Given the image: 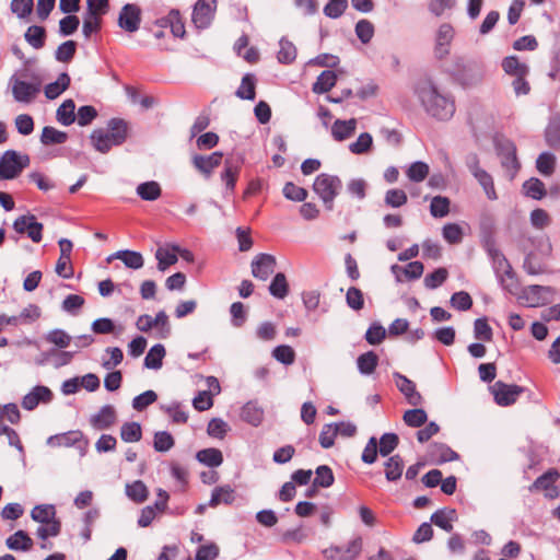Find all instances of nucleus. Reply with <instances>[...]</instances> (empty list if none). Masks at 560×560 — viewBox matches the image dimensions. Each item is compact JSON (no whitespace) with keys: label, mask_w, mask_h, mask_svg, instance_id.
<instances>
[{"label":"nucleus","mask_w":560,"mask_h":560,"mask_svg":"<svg viewBox=\"0 0 560 560\" xmlns=\"http://www.w3.org/2000/svg\"><path fill=\"white\" fill-rule=\"evenodd\" d=\"M415 92L425 113L432 118L446 121L454 116L456 110L454 97L441 91L431 79L419 80Z\"/></svg>","instance_id":"nucleus-1"},{"label":"nucleus","mask_w":560,"mask_h":560,"mask_svg":"<svg viewBox=\"0 0 560 560\" xmlns=\"http://www.w3.org/2000/svg\"><path fill=\"white\" fill-rule=\"evenodd\" d=\"M447 72L463 88L477 86L485 77V70L480 62L462 56L453 58Z\"/></svg>","instance_id":"nucleus-2"},{"label":"nucleus","mask_w":560,"mask_h":560,"mask_svg":"<svg viewBox=\"0 0 560 560\" xmlns=\"http://www.w3.org/2000/svg\"><path fill=\"white\" fill-rule=\"evenodd\" d=\"M107 127V131L96 129L90 136L93 147L101 153H107L113 147L122 144L127 139L128 125L124 119L112 118Z\"/></svg>","instance_id":"nucleus-3"},{"label":"nucleus","mask_w":560,"mask_h":560,"mask_svg":"<svg viewBox=\"0 0 560 560\" xmlns=\"http://www.w3.org/2000/svg\"><path fill=\"white\" fill-rule=\"evenodd\" d=\"M31 163L27 154L15 150H7L0 156V180L16 178Z\"/></svg>","instance_id":"nucleus-4"},{"label":"nucleus","mask_w":560,"mask_h":560,"mask_svg":"<svg viewBox=\"0 0 560 560\" xmlns=\"http://www.w3.org/2000/svg\"><path fill=\"white\" fill-rule=\"evenodd\" d=\"M342 184L339 177L322 173L317 175L313 184V189L323 200L327 210H332L334 199L341 189Z\"/></svg>","instance_id":"nucleus-5"},{"label":"nucleus","mask_w":560,"mask_h":560,"mask_svg":"<svg viewBox=\"0 0 560 560\" xmlns=\"http://www.w3.org/2000/svg\"><path fill=\"white\" fill-rule=\"evenodd\" d=\"M12 95L15 102L30 104L40 92L39 82H26L15 74L10 78Z\"/></svg>","instance_id":"nucleus-6"},{"label":"nucleus","mask_w":560,"mask_h":560,"mask_svg":"<svg viewBox=\"0 0 560 560\" xmlns=\"http://www.w3.org/2000/svg\"><path fill=\"white\" fill-rule=\"evenodd\" d=\"M491 393L493 395L494 401L499 406H511L513 405L521 394L524 393V387L515 385V384H505L502 381L495 382L491 386Z\"/></svg>","instance_id":"nucleus-7"},{"label":"nucleus","mask_w":560,"mask_h":560,"mask_svg":"<svg viewBox=\"0 0 560 560\" xmlns=\"http://www.w3.org/2000/svg\"><path fill=\"white\" fill-rule=\"evenodd\" d=\"M13 229L19 234H27L34 242L39 243L43 238V224L37 221L34 214L21 215L13 222Z\"/></svg>","instance_id":"nucleus-8"},{"label":"nucleus","mask_w":560,"mask_h":560,"mask_svg":"<svg viewBox=\"0 0 560 560\" xmlns=\"http://www.w3.org/2000/svg\"><path fill=\"white\" fill-rule=\"evenodd\" d=\"M217 10V0H198L194 7L191 21L197 28H207Z\"/></svg>","instance_id":"nucleus-9"},{"label":"nucleus","mask_w":560,"mask_h":560,"mask_svg":"<svg viewBox=\"0 0 560 560\" xmlns=\"http://www.w3.org/2000/svg\"><path fill=\"white\" fill-rule=\"evenodd\" d=\"M244 161L245 159L242 153L232 154L224 161V170L221 173V179L224 182L226 189L232 192L235 189L236 180Z\"/></svg>","instance_id":"nucleus-10"},{"label":"nucleus","mask_w":560,"mask_h":560,"mask_svg":"<svg viewBox=\"0 0 560 560\" xmlns=\"http://www.w3.org/2000/svg\"><path fill=\"white\" fill-rule=\"evenodd\" d=\"M118 26L128 33H135L139 30L141 23V9L138 4H125L118 15Z\"/></svg>","instance_id":"nucleus-11"},{"label":"nucleus","mask_w":560,"mask_h":560,"mask_svg":"<svg viewBox=\"0 0 560 560\" xmlns=\"http://www.w3.org/2000/svg\"><path fill=\"white\" fill-rule=\"evenodd\" d=\"M250 266L253 277L265 281L276 269V257L270 254L260 253L253 259Z\"/></svg>","instance_id":"nucleus-12"},{"label":"nucleus","mask_w":560,"mask_h":560,"mask_svg":"<svg viewBox=\"0 0 560 560\" xmlns=\"http://www.w3.org/2000/svg\"><path fill=\"white\" fill-rule=\"evenodd\" d=\"M47 443L52 446H77L81 451V455H84L88 446V441L84 440L81 431H69L62 434H57L48 438Z\"/></svg>","instance_id":"nucleus-13"},{"label":"nucleus","mask_w":560,"mask_h":560,"mask_svg":"<svg viewBox=\"0 0 560 560\" xmlns=\"http://www.w3.org/2000/svg\"><path fill=\"white\" fill-rule=\"evenodd\" d=\"M222 158L223 154L219 151L209 155L196 154L192 156L191 163L198 172L209 178L213 170L222 163Z\"/></svg>","instance_id":"nucleus-14"},{"label":"nucleus","mask_w":560,"mask_h":560,"mask_svg":"<svg viewBox=\"0 0 560 560\" xmlns=\"http://www.w3.org/2000/svg\"><path fill=\"white\" fill-rule=\"evenodd\" d=\"M52 392L43 385H36L22 399V407L25 410H34L40 402L47 404L52 399Z\"/></svg>","instance_id":"nucleus-15"},{"label":"nucleus","mask_w":560,"mask_h":560,"mask_svg":"<svg viewBox=\"0 0 560 560\" xmlns=\"http://www.w3.org/2000/svg\"><path fill=\"white\" fill-rule=\"evenodd\" d=\"M394 377L397 388L404 394L410 405L415 407L422 405V396L417 392L416 384L411 380L399 373H395Z\"/></svg>","instance_id":"nucleus-16"},{"label":"nucleus","mask_w":560,"mask_h":560,"mask_svg":"<svg viewBox=\"0 0 560 560\" xmlns=\"http://www.w3.org/2000/svg\"><path fill=\"white\" fill-rule=\"evenodd\" d=\"M454 37V28L448 23H443L440 25L436 39H435V56L440 59L444 58L450 52V44Z\"/></svg>","instance_id":"nucleus-17"},{"label":"nucleus","mask_w":560,"mask_h":560,"mask_svg":"<svg viewBox=\"0 0 560 560\" xmlns=\"http://www.w3.org/2000/svg\"><path fill=\"white\" fill-rule=\"evenodd\" d=\"M423 264L421 261H411L406 266L393 265L390 270L397 281L419 279L423 273Z\"/></svg>","instance_id":"nucleus-18"},{"label":"nucleus","mask_w":560,"mask_h":560,"mask_svg":"<svg viewBox=\"0 0 560 560\" xmlns=\"http://www.w3.org/2000/svg\"><path fill=\"white\" fill-rule=\"evenodd\" d=\"M116 419L115 408L112 405H105L91 417L90 423L96 430H107L116 422Z\"/></svg>","instance_id":"nucleus-19"},{"label":"nucleus","mask_w":560,"mask_h":560,"mask_svg":"<svg viewBox=\"0 0 560 560\" xmlns=\"http://www.w3.org/2000/svg\"><path fill=\"white\" fill-rule=\"evenodd\" d=\"M362 550V538L355 536L347 545L331 546L328 551H336L339 553L338 560H355Z\"/></svg>","instance_id":"nucleus-20"},{"label":"nucleus","mask_w":560,"mask_h":560,"mask_svg":"<svg viewBox=\"0 0 560 560\" xmlns=\"http://www.w3.org/2000/svg\"><path fill=\"white\" fill-rule=\"evenodd\" d=\"M429 456L435 464H443L458 459V454L450 446L443 443H432L429 445Z\"/></svg>","instance_id":"nucleus-21"},{"label":"nucleus","mask_w":560,"mask_h":560,"mask_svg":"<svg viewBox=\"0 0 560 560\" xmlns=\"http://www.w3.org/2000/svg\"><path fill=\"white\" fill-rule=\"evenodd\" d=\"M357 125L358 122L354 118L348 120L337 119L331 126V136L336 141H343L355 132Z\"/></svg>","instance_id":"nucleus-22"},{"label":"nucleus","mask_w":560,"mask_h":560,"mask_svg":"<svg viewBox=\"0 0 560 560\" xmlns=\"http://www.w3.org/2000/svg\"><path fill=\"white\" fill-rule=\"evenodd\" d=\"M264 409L257 401L246 402L241 410V418L253 427H258L264 420Z\"/></svg>","instance_id":"nucleus-23"},{"label":"nucleus","mask_w":560,"mask_h":560,"mask_svg":"<svg viewBox=\"0 0 560 560\" xmlns=\"http://www.w3.org/2000/svg\"><path fill=\"white\" fill-rule=\"evenodd\" d=\"M501 67L505 74L510 77H522L529 74V67L522 62L517 56H508L503 58Z\"/></svg>","instance_id":"nucleus-24"},{"label":"nucleus","mask_w":560,"mask_h":560,"mask_svg":"<svg viewBox=\"0 0 560 560\" xmlns=\"http://www.w3.org/2000/svg\"><path fill=\"white\" fill-rule=\"evenodd\" d=\"M502 166L511 172V177H514L515 173L520 170V162L516 158L515 145L508 141L501 148Z\"/></svg>","instance_id":"nucleus-25"},{"label":"nucleus","mask_w":560,"mask_h":560,"mask_svg":"<svg viewBox=\"0 0 560 560\" xmlns=\"http://www.w3.org/2000/svg\"><path fill=\"white\" fill-rule=\"evenodd\" d=\"M486 249L489 257L492 260L495 275H500L501 271L503 270L509 271L511 264L509 262L504 254L495 246L494 242H487Z\"/></svg>","instance_id":"nucleus-26"},{"label":"nucleus","mask_w":560,"mask_h":560,"mask_svg":"<svg viewBox=\"0 0 560 560\" xmlns=\"http://www.w3.org/2000/svg\"><path fill=\"white\" fill-rule=\"evenodd\" d=\"M5 545L11 550L27 551L33 547V540L26 532L20 529L7 538Z\"/></svg>","instance_id":"nucleus-27"},{"label":"nucleus","mask_w":560,"mask_h":560,"mask_svg":"<svg viewBox=\"0 0 560 560\" xmlns=\"http://www.w3.org/2000/svg\"><path fill=\"white\" fill-rule=\"evenodd\" d=\"M337 82V74L332 70H324L316 79L312 86V91L316 94L329 92Z\"/></svg>","instance_id":"nucleus-28"},{"label":"nucleus","mask_w":560,"mask_h":560,"mask_svg":"<svg viewBox=\"0 0 560 560\" xmlns=\"http://www.w3.org/2000/svg\"><path fill=\"white\" fill-rule=\"evenodd\" d=\"M196 458L199 463L210 468L219 467L223 463L222 452L214 447L198 451Z\"/></svg>","instance_id":"nucleus-29"},{"label":"nucleus","mask_w":560,"mask_h":560,"mask_svg":"<svg viewBox=\"0 0 560 560\" xmlns=\"http://www.w3.org/2000/svg\"><path fill=\"white\" fill-rule=\"evenodd\" d=\"M166 354L165 347L162 343L154 345L147 353L143 364L147 369L159 370L162 368L163 359Z\"/></svg>","instance_id":"nucleus-30"},{"label":"nucleus","mask_w":560,"mask_h":560,"mask_svg":"<svg viewBox=\"0 0 560 560\" xmlns=\"http://www.w3.org/2000/svg\"><path fill=\"white\" fill-rule=\"evenodd\" d=\"M71 79L67 72L59 74L55 82H51L45 86V96L49 100L57 98L63 91L70 85Z\"/></svg>","instance_id":"nucleus-31"},{"label":"nucleus","mask_w":560,"mask_h":560,"mask_svg":"<svg viewBox=\"0 0 560 560\" xmlns=\"http://www.w3.org/2000/svg\"><path fill=\"white\" fill-rule=\"evenodd\" d=\"M46 36L45 27L39 25H31L24 34L25 40L34 49H42L45 46Z\"/></svg>","instance_id":"nucleus-32"},{"label":"nucleus","mask_w":560,"mask_h":560,"mask_svg":"<svg viewBox=\"0 0 560 560\" xmlns=\"http://www.w3.org/2000/svg\"><path fill=\"white\" fill-rule=\"evenodd\" d=\"M137 195L145 201H154L161 197L162 189L158 182L149 180L137 186Z\"/></svg>","instance_id":"nucleus-33"},{"label":"nucleus","mask_w":560,"mask_h":560,"mask_svg":"<svg viewBox=\"0 0 560 560\" xmlns=\"http://www.w3.org/2000/svg\"><path fill=\"white\" fill-rule=\"evenodd\" d=\"M114 256L115 258L120 259L124 262V265L130 269H140L143 267L144 264L143 256L139 252L130 249L118 250L114 254Z\"/></svg>","instance_id":"nucleus-34"},{"label":"nucleus","mask_w":560,"mask_h":560,"mask_svg":"<svg viewBox=\"0 0 560 560\" xmlns=\"http://www.w3.org/2000/svg\"><path fill=\"white\" fill-rule=\"evenodd\" d=\"M57 120L63 126H70L75 121V104L69 98L62 102L56 113Z\"/></svg>","instance_id":"nucleus-35"},{"label":"nucleus","mask_w":560,"mask_h":560,"mask_svg":"<svg viewBox=\"0 0 560 560\" xmlns=\"http://www.w3.org/2000/svg\"><path fill=\"white\" fill-rule=\"evenodd\" d=\"M269 293L279 300H283L289 294V283L283 272H278L269 284Z\"/></svg>","instance_id":"nucleus-36"},{"label":"nucleus","mask_w":560,"mask_h":560,"mask_svg":"<svg viewBox=\"0 0 560 560\" xmlns=\"http://www.w3.org/2000/svg\"><path fill=\"white\" fill-rule=\"evenodd\" d=\"M455 517V510H439L431 515V522L443 530L451 533L453 530L452 522Z\"/></svg>","instance_id":"nucleus-37"},{"label":"nucleus","mask_w":560,"mask_h":560,"mask_svg":"<svg viewBox=\"0 0 560 560\" xmlns=\"http://www.w3.org/2000/svg\"><path fill=\"white\" fill-rule=\"evenodd\" d=\"M67 140L68 133L55 127L46 126L42 130L40 142L44 145L63 144Z\"/></svg>","instance_id":"nucleus-38"},{"label":"nucleus","mask_w":560,"mask_h":560,"mask_svg":"<svg viewBox=\"0 0 560 560\" xmlns=\"http://www.w3.org/2000/svg\"><path fill=\"white\" fill-rule=\"evenodd\" d=\"M495 276H497V278L500 282V285L502 287L503 290H505L506 292H509L512 295H516L518 293L520 282H518V279H517L515 272L513 271L512 266L510 267L509 271L503 270V271H501L500 275H495Z\"/></svg>","instance_id":"nucleus-39"},{"label":"nucleus","mask_w":560,"mask_h":560,"mask_svg":"<svg viewBox=\"0 0 560 560\" xmlns=\"http://www.w3.org/2000/svg\"><path fill=\"white\" fill-rule=\"evenodd\" d=\"M126 495L135 503H143L149 497L148 487L141 480L126 485Z\"/></svg>","instance_id":"nucleus-40"},{"label":"nucleus","mask_w":560,"mask_h":560,"mask_svg":"<svg viewBox=\"0 0 560 560\" xmlns=\"http://www.w3.org/2000/svg\"><path fill=\"white\" fill-rule=\"evenodd\" d=\"M255 88H256L255 77L250 73H246L243 77L241 85L236 90L235 94L237 97H240L242 100L253 101V100H255V96H256Z\"/></svg>","instance_id":"nucleus-41"},{"label":"nucleus","mask_w":560,"mask_h":560,"mask_svg":"<svg viewBox=\"0 0 560 560\" xmlns=\"http://www.w3.org/2000/svg\"><path fill=\"white\" fill-rule=\"evenodd\" d=\"M234 501V490L230 486L217 487L211 493L209 505L215 508L220 503L231 504Z\"/></svg>","instance_id":"nucleus-42"},{"label":"nucleus","mask_w":560,"mask_h":560,"mask_svg":"<svg viewBox=\"0 0 560 560\" xmlns=\"http://www.w3.org/2000/svg\"><path fill=\"white\" fill-rule=\"evenodd\" d=\"M545 137L548 145L556 150L560 149V114L550 120Z\"/></svg>","instance_id":"nucleus-43"},{"label":"nucleus","mask_w":560,"mask_h":560,"mask_svg":"<svg viewBox=\"0 0 560 560\" xmlns=\"http://www.w3.org/2000/svg\"><path fill=\"white\" fill-rule=\"evenodd\" d=\"M55 515L56 509L52 504L36 505L31 512L32 518L42 524L51 523L55 520Z\"/></svg>","instance_id":"nucleus-44"},{"label":"nucleus","mask_w":560,"mask_h":560,"mask_svg":"<svg viewBox=\"0 0 560 560\" xmlns=\"http://www.w3.org/2000/svg\"><path fill=\"white\" fill-rule=\"evenodd\" d=\"M120 438L126 443H135L141 440L142 430L138 422H126L120 428Z\"/></svg>","instance_id":"nucleus-45"},{"label":"nucleus","mask_w":560,"mask_h":560,"mask_svg":"<svg viewBox=\"0 0 560 560\" xmlns=\"http://www.w3.org/2000/svg\"><path fill=\"white\" fill-rule=\"evenodd\" d=\"M280 49L278 51L277 58L280 63H291L296 58V48L294 44L287 38L282 37L279 42Z\"/></svg>","instance_id":"nucleus-46"},{"label":"nucleus","mask_w":560,"mask_h":560,"mask_svg":"<svg viewBox=\"0 0 560 560\" xmlns=\"http://www.w3.org/2000/svg\"><path fill=\"white\" fill-rule=\"evenodd\" d=\"M378 362V357L373 351H368L359 355L357 360L358 369L361 374L370 375L374 372Z\"/></svg>","instance_id":"nucleus-47"},{"label":"nucleus","mask_w":560,"mask_h":560,"mask_svg":"<svg viewBox=\"0 0 560 560\" xmlns=\"http://www.w3.org/2000/svg\"><path fill=\"white\" fill-rule=\"evenodd\" d=\"M526 196L540 200L546 196L545 184L538 178H530L526 180L523 185Z\"/></svg>","instance_id":"nucleus-48"},{"label":"nucleus","mask_w":560,"mask_h":560,"mask_svg":"<svg viewBox=\"0 0 560 560\" xmlns=\"http://www.w3.org/2000/svg\"><path fill=\"white\" fill-rule=\"evenodd\" d=\"M556 156L549 152H542L536 160V167L544 176H550L555 172Z\"/></svg>","instance_id":"nucleus-49"},{"label":"nucleus","mask_w":560,"mask_h":560,"mask_svg":"<svg viewBox=\"0 0 560 560\" xmlns=\"http://www.w3.org/2000/svg\"><path fill=\"white\" fill-rule=\"evenodd\" d=\"M450 199L444 196H435L430 203V213L434 218H444L450 212Z\"/></svg>","instance_id":"nucleus-50"},{"label":"nucleus","mask_w":560,"mask_h":560,"mask_svg":"<svg viewBox=\"0 0 560 560\" xmlns=\"http://www.w3.org/2000/svg\"><path fill=\"white\" fill-rule=\"evenodd\" d=\"M316 477L314 479V487L328 488L335 481L334 472L327 465H320L315 470Z\"/></svg>","instance_id":"nucleus-51"},{"label":"nucleus","mask_w":560,"mask_h":560,"mask_svg":"<svg viewBox=\"0 0 560 560\" xmlns=\"http://www.w3.org/2000/svg\"><path fill=\"white\" fill-rule=\"evenodd\" d=\"M427 412L421 408L410 409L404 413L405 423L412 428H420L427 422Z\"/></svg>","instance_id":"nucleus-52"},{"label":"nucleus","mask_w":560,"mask_h":560,"mask_svg":"<svg viewBox=\"0 0 560 560\" xmlns=\"http://www.w3.org/2000/svg\"><path fill=\"white\" fill-rule=\"evenodd\" d=\"M372 144V136L369 132H363L354 142L349 144V151L353 154H364L370 151Z\"/></svg>","instance_id":"nucleus-53"},{"label":"nucleus","mask_w":560,"mask_h":560,"mask_svg":"<svg viewBox=\"0 0 560 560\" xmlns=\"http://www.w3.org/2000/svg\"><path fill=\"white\" fill-rule=\"evenodd\" d=\"M474 177L478 180V183L482 186L487 197L490 200H495L498 198L492 176L485 170H481Z\"/></svg>","instance_id":"nucleus-54"},{"label":"nucleus","mask_w":560,"mask_h":560,"mask_svg":"<svg viewBox=\"0 0 560 560\" xmlns=\"http://www.w3.org/2000/svg\"><path fill=\"white\" fill-rule=\"evenodd\" d=\"M559 477V474L557 470H548L541 476H539L534 483L530 486L529 490H549L551 486L555 483L557 478Z\"/></svg>","instance_id":"nucleus-55"},{"label":"nucleus","mask_w":560,"mask_h":560,"mask_svg":"<svg viewBox=\"0 0 560 560\" xmlns=\"http://www.w3.org/2000/svg\"><path fill=\"white\" fill-rule=\"evenodd\" d=\"M77 51V43L74 40H67L60 44L55 52V58L59 62H69Z\"/></svg>","instance_id":"nucleus-56"},{"label":"nucleus","mask_w":560,"mask_h":560,"mask_svg":"<svg viewBox=\"0 0 560 560\" xmlns=\"http://www.w3.org/2000/svg\"><path fill=\"white\" fill-rule=\"evenodd\" d=\"M174 444V438L170 432L159 431L154 434L153 447L156 452H167Z\"/></svg>","instance_id":"nucleus-57"},{"label":"nucleus","mask_w":560,"mask_h":560,"mask_svg":"<svg viewBox=\"0 0 560 560\" xmlns=\"http://www.w3.org/2000/svg\"><path fill=\"white\" fill-rule=\"evenodd\" d=\"M443 238L450 244H458L463 240V229L457 223H447L442 229Z\"/></svg>","instance_id":"nucleus-58"},{"label":"nucleus","mask_w":560,"mask_h":560,"mask_svg":"<svg viewBox=\"0 0 560 560\" xmlns=\"http://www.w3.org/2000/svg\"><path fill=\"white\" fill-rule=\"evenodd\" d=\"M348 8V0H329L323 12L327 18L338 19Z\"/></svg>","instance_id":"nucleus-59"},{"label":"nucleus","mask_w":560,"mask_h":560,"mask_svg":"<svg viewBox=\"0 0 560 560\" xmlns=\"http://www.w3.org/2000/svg\"><path fill=\"white\" fill-rule=\"evenodd\" d=\"M230 427L224 420L221 418H213L208 423L207 433L212 438L222 440L226 435Z\"/></svg>","instance_id":"nucleus-60"},{"label":"nucleus","mask_w":560,"mask_h":560,"mask_svg":"<svg viewBox=\"0 0 560 560\" xmlns=\"http://www.w3.org/2000/svg\"><path fill=\"white\" fill-rule=\"evenodd\" d=\"M429 165L424 162H413L408 171L407 176L410 180L419 183L422 182L429 175Z\"/></svg>","instance_id":"nucleus-61"},{"label":"nucleus","mask_w":560,"mask_h":560,"mask_svg":"<svg viewBox=\"0 0 560 560\" xmlns=\"http://www.w3.org/2000/svg\"><path fill=\"white\" fill-rule=\"evenodd\" d=\"M273 358L285 365H291L295 360V352L292 347L287 345L277 346L272 351Z\"/></svg>","instance_id":"nucleus-62"},{"label":"nucleus","mask_w":560,"mask_h":560,"mask_svg":"<svg viewBox=\"0 0 560 560\" xmlns=\"http://www.w3.org/2000/svg\"><path fill=\"white\" fill-rule=\"evenodd\" d=\"M11 11L19 19L24 20L30 16L34 8L33 0H12L11 1Z\"/></svg>","instance_id":"nucleus-63"},{"label":"nucleus","mask_w":560,"mask_h":560,"mask_svg":"<svg viewBox=\"0 0 560 560\" xmlns=\"http://www.w3.org/2000/svg\"><path fill=\"white\" fill-rule=\"evenodd\" d=\"M447 276L448 272L445 268H438L432 273L425 276L424 285L427 289H436L445 282Z\"/></svg>","instance_id":"nucleus-64"}]
</instances>
